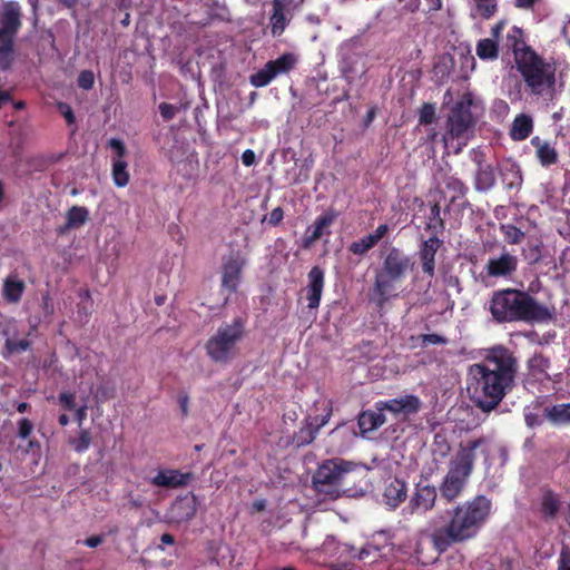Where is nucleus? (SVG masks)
Returning <instances> with one entry per match:
<instances>
[{
	"instance_id": "nucleus-61",
	"label": "nucleus",
	"mask_w": 570,
	"mask_h": 570,
	"mask_svg": "<svg viewBox=\"0 0 570 570\" xmlns=\"http://www.w3.org/2000/svg\"><path fill=\"white\" fill-rule=\"evenodd\" d=\"M242 161L247 167L254 165L256 161L255 153L252 149H246L242 154Z\"/></svg>"
},
{
	"instance_id": "nucleus-62",
	"label": "nucleus",
	"mask_w": 570,
	"mask_h": 570,
	"mask_svg": "<svg viewBox=\"0 0 570 570\" xmlns=\"http://www.w3.org/2000/svg\"><path fill=\"white\" fill-rule=\"evenodd\" d=\"M41 449L40 442L36 439H29L27 448L23 450V453H39Z\"/></svg>"
},
{
	"instance_id": "nucleus-7",
	"label": "nucleus",
	"mask_w": 570,
	"mask_h": 570,
	"mask_svg": "<svg viewBox=\"0 0 570 570\" xmlns=\"http://www.w3.org/2000/svg\"><path fill=\"white\" fill-rule=\"evenodd\" d=\"M525 90L538 97L550 96L556 85V67L547 62L538 53L531 55L528 59L517 65Z\"/></svg>"
},
{
	"instance_id": "nucleus-27",
	"label": "nucleus",
	"mask_w": 570,
	"mask_h": 570,
	"mask_svg": "<svg viewBox=\"0 0 570 570\" xmlns=\"http://www.w3.org/2000/svg\"><path fill=\"white\" fill-rule=\"evenodd\" d=\"M386 419L384 413L379 410H365L357 416V424L362 435L372 432L385 423Z\"/></svg>"
},
{
	"instance_id": "nucleus-1",
	"label": "nucleus",
	"mask_w": 570,
	"mask_h": 570,
	"mask_svg": "<svg viewBox=\"0 0 570 570\" xmlns=\"http://www.w3.org/2000/svg\"><path fill=\"white\" fill-rule=\"evenodd\" d=\"M518 358L503 345L485 351L483 361L471 365L474 385V404L484 413L495 410L507 394L515 387Z\"/></svg>"
},
{
	"instance_id": "nucleus-13",
	"label": "nucleus",
	"mask_w": 570,
	"mask_h": 570,
	"mask_svg": "<svg viewBox=\"0 0 570 570\" xmlns=\"http://www.w3.org/2000/svg\"><path fill=\"white\" fill-rule=\"evenodd\" d=\"M438 498L436 488L432 484L417 482L409 500L407 509L411 514L423 515L435 507Z\"/></svg>"
},
{
	"instance_id": "nucleus-39",
	"label": "nucleus",
	"mask_w": 570,
	"mask_h": 570,
	"mask_svg": "<svg viewBox=\"0 0 570 570\" xmlns=\"http://www.w3.org/2000/svg\"><path fill=\"white\" fill-rule=\"evenodd\" d=\"M31 341L27 338L13 340L12 336L7 338L4 342V346L1 351V355L3 358H9L13 354H18L21 352H26L31 347Z\"/></svg>"
},
{
	"instance_id": "nucleus-58",
	"label": "nucleus",
	"mask_w": 570,
	"mask_h": 570,
	"mask_svg": "<svg viewBox=\"0 0 570 570\" xmlns=\"http://www.w3.org/2000/svg\"><path fill=\"white\" fill-rule=\"evenodd\" d=\"M558 570H570V550H562L559 557Z\"/></svg>"
},
{
	"instance_id": "nucleus-5",
	"label": "nucleus",
	"mask_w": 570,
	"mask_h": 570,
	"mask_svg": "<svg viewBox=\"0 0 570 570\" xmlns=\"http://www.w3.org/2000/svg\"><path fill=\"white\" fill-rule=\"evenodd\" d=\"M414 263L411 256L397 247H391L383 258L381 267L375 272L368 299L381 311L392 299L399 296L397 285L401 284Z\"/></svg>"
},
{
	"instance_id": "nucleus-52",
	"label": "nucleus",
	"mask_w": 570,
	"mask_h": 570,
	"mask_svg": "<svg viewBox=\"0 0 570 570\" xmlns=\"http://www.w3.org/2000/svg\"><path fill=\"white\" fill-rule=\"evenodd\" d=\"M435 445H436V449H435V452L441 456V458H445L449 455L450 451H451V445L450 443L446 441L445 438L441 436V435H435Z\"/></svg>"
},
{
	"instance_id": "nucleus-35",
	"label": "nucleus",
	"mask_w": 570,
	"mask_h": 570,
	"mask_svg": "<svg viewBox=\"0 0 570 570\" xmlns=\"http://www.w3.org/2000/svg\"><path fill=\"white\" fill-rule=\"evenodd\" d=\"M546 416L557 424L570 423V403L557 404L546 409Z\"/></svg>"
},
{
	"instance_id": "nucleus-29",
	"label": "nucleus",
	"mask_w": 570,
	"mask_h": 570,
	"mask_svg": "<svg viewBox=\"0 0 570 570\" xmlns=\"http://www.w3.org/2000/svg\"><path fill=\"white\" fill-rule=\"evenodd\" d=\"M171 511L179 522L191 520L197 511L196 497L191 494L190 498H181L176 500L171 507Z\"/></svg>"
},
{
	"instance_id": "nucleus-21",
	"label": "nucleus",
	"mask_w": 570,
	"mask_h": 570,
	"mask_svg": "<svg viewBox=\"0 0 570 570\" xmlns=\"http://www.w3.org/2000/svg\"><path fill=\"white\" fill-rule=\"evenodd\" d=\"M22 27V10L18 1H6L0 17V29L18 35Z\"/></svg>"
},
{
	"instance_id": "nucleus-30",
	"label": "nucleus",
	"mask_w": 570,
	"mask_h": 570,
	"mask_svg": "<svg viewBox=\"0 0 570 570\" xmlns=\"http://www.w3.org/2000/svg\"><path fill=\"white\" fill-rule=\"evenodd\" d=\"M89 219V210L83 206L75 205L70 207L66 214V225L58 229L59 234H63L67 229L79 228Z\"/></svg>"
},
{
	"instance_id": "nucleus-48",
	"label": "nucleus",
	"mask_w": 570,
	"mask_h": 570,
	"mask_svg": "<svg viewBox=\"0 0 570 570\" xmlns=\"http://www.w3.org/2000/svg\"><path fill=\"white\" fill-rule=\"evenodd\" d=\"M421 341V347L425 348L430 345H445L448 344V338L440 334H422L419 336Z\"/></svg>"
},
{
	"instance_id": "nucleus-40",
	"label": "nucleus",
	"mask_w": 570,
	"mask_h": 570,
	"mask_svg": "<svg viewBox=\"0 0 570 570\" xmlns=\"http://www.w3.org/2000/svg\"><path fill=\"white\" fill-rule=\"evenodd\" d=\"M426 230H431L436 235L438 233H442L445 228V223L441 217V207L438 203H434L428 215Z\"/></svg>"
},
{
	"instance_id": "nucleus-63",
	"label": "nucleus",
	"mask_w": 570,
	"mask_h": 570,
	"mask_svg": "<svg viewBox=\"0 0 570 570\" xmlns=\"http://www.w3.org/2000/svg\"><path fill=\"white\" fill-rule=\"evenodd\" d=\"M504 27H505V22L504 21L497 22L491 28V38L490 39H494L495 41H498Z\"/></svg>"
},
{
	"instance_id": "nucleus-26",
	"label": "nucleus",
	"mask_w": 570,
	"mask_h": 570,
	"mask_svg": "<svg viewBox=\"0 0 570 570\" xmlns=\"http://www.w3.org/2000/svg\"><path fill=\"white\" fill-rule=\"evenodd\" d=\"M17 35L0 29V69L8 70L14 61V41Z\"/></svg>"
},
{
	"instance_id": "nucleus-32",
	"label": "nucleus",
	"mask_w": 570,
	"mask_h": 570,
	"mask_svg": "<svg viewBox=\"0 0 570 570\" xmlns=\"http://www.w3.org/2000/svg\"><path fill=\"white\" fill-rule=\"evenodd\" d=\"M533 129L532 118L525 114L517 116L512 122L510 136L513 140L527 139Z\"/></svg>"
},
{
	"instance_id": "nucleus-24",
	"label": "nucleus",
	"mask_w": 570,
	"mask_h": 570,
	"mask_svg": "<svg viewBox=\"0 0 570 570\" xmlns=\"http://www.w3.org/2000/svg\"><path fill=\"white\" fill-rule=\"evenodd\" d=\"M478 169L474 177V187L478 191H488L495 186V169L491 164L482 159H475Z\"/></svg>"
},
{
	"instance_id": "nucleus-38",
	"label": "nucleus",
	"mask_w": 570,
	"mask_h": 570,
	"mask_svg": "<svg viewBox=\"0 0 570 570\" xmlns=\"http://www.w3.org/2000/svg\"><path fill=\"white\" fill-rule=\"evenodd\" d=\"M128 164L124 159H112L111 175L117 187H125L129 183Z\"/></svg>"
},
{
	"instance_id": "nucleus-56",
	"label": "nucleus",
	"mask_w": 570,
	"mask_h": 570,
	"mask_svg": "<svg viewBox=\"0 0 570 570\" xmlns=\"http://www.w3.org/2000/svg\"><path fill=\"white\" fill-rule=\"evenodd\" d=\"M284 218V212L282 207H276L269 213L268 223L273 226H277Z\"/></svg>"
},
{
	"instance_id": "nucleus-50",
	"label": "nucleus",
	"mask_w": 570,
	"mask_h": 570,
	"mask_svg": "<svg viewBox=\"0 0 570 570\" xmlns=\"http://www.w3.org/2000/svg\"><path fill=\"white\" fill-rule=\"evenodd\" d=\"M108 146L112 149L115 156L112 159H124L127 155V148L122 140L118 138H111L108 141Z\"/></svg>"
},
{
	"instance_id": "nucleus-57",
	"label": "nucleus",
	"mask_w": 570,
	"mask_h": 570,
	"mask_svg": "<svg viewBox=\"0 0 570 570\" xmlns=\"http://www.w3.org/2000/svg\"><path fill=\"white\" fill-rule=\"evenodd\" d=\"M177 403L180 407L181 415L186 417L189 413V396L186 393H181L177 397Z\"/></svg>"
},
{
	"instance_id": "nucleus-16",
	"label": "nucleus",
	"mask_w": 570,
	"mask_h": 570,
	"mask_svg": "<svg viewBox=\"0 0 570 570\" xmlns=\"http://www.w3.org/2000/svg\"><path fill=\"white\" fill-rule=\"evenodd\" d=\"M272 14L269 17V29L273 37H279L289 24L294 8V0H273Z\"/></svg>"
},
{
	"instance_id": "nucleus-17",
	"label": "nucleus",
	"mask_w": 570,
	"mask_h": 570,
	"mask_svg": "<svg viewBox=\"0 0 570 570\" xmlns=\"http://www.w3.org/2000/svg\"><path fill=\"white\" fill-rule=\"evenodd\" d=\"M503 46L512 51L515 66L537 52L525 42V33L522 28L512 26L507 32Z\"/></svg>"
},
{
	"instance_id": "nucleus-46",
	"label": "nucleus",
	"mask_w": 570,
	"mask_h": 570,
	"mask_svg": "<svg viewBox=\"0 0 570 570\" xmlns=\"http://www.w3.org/2000/svg\"><path fill=\"white\" fill-rule=\"evenodd\" d=\"M435 107L433 104L424 102L420 108L419 122L420 125H431L435 121Z\"/></svg>"
},
{
	"instance_id": "nucleus-28",
	"label": "nucleus",
	"mask_w": 570,
	"mask_h": 570,
	"mask_svg": "<svg viewBox=\"0 0 570 570\" xmlns=\"http://www.w3.org/2000/svg\"><path fill=\"white\" fill-rule=\"evenodd\" d=\"M499 174L503 186L508 189H518L522 185V174L520 167L514 163H504L499 168Z\"/></svg>"
},
{
	"instance_id": "nucleus-51",
	"label": "nucleus",
	"mask_w": 570,
	"mask_h": 570,
	"mask_svg": "<svg viewBox=\"0 0 570 570\" xmlns=\"http://www.w3.org/2000/svg\"><path fill=\"white\" fill-rule=\"evenodd\" d=\"M78 86L83 90H90L95 83V76L91 70H82L78 76Z\"/></svg>"
},
{
	"instance_id": "nucleus-20",
	"label": "nucleus",
	"mask_w": 570,
	"mask_h": 570,
	"mask_svg": "<svg viewBox=\"0 0 570 570\" xmlns=\"http://www.w3.org/2000/svg\"><path fill=\"white\" fill-rule=\"evenodd\" d=\"M443 245V240L436 235H432L423 240L419 247V258L421 262L422 271L430 278L435 275V255Z\"/></svg>"
},
{
	"instance_id": "nucleus-3",
	"label": "nucleus",
	"mask_w": 570,
	"mask_h": 570,
	"mask_svg": "<svg viewBox=\"0 0 570 570\" xmlns=\"http://www.w3.org/2000/svg\"><path fill=\"white\" fill-rule=\"evenodd\" d=\"M497 323H547L554 309L540 303L530 293L517 288H503L492 293L488 307Z\"/></svg>"
},
{
	"instance_id": "nucleus-8",
	"label": "nucleus",
	"mask_w": 570,
	"mask_h": 570,
	"mask_svg": "<svg viewBox=\"0 0 570 570\" xmlns=\"http://www.w3.org/2000/svg\"><path fill=\"white\" fill-rule=\"evenodd\" d=\"M472 105V96L465 94L454 104L448 116L446 131L442 139L445 147L456 140L459 144L455 153L461 150V145H465L469 134L473 131L476 124V119L471 111Z\"/></svg>"
},
{
	"instance_id": "nucleus-4",
	"label": "nucleus",
	"mask_w": 570,
	"mask_h": 570,
	"mask_svg": "<svg viewBox=\"0 0 570 570\" xmlns=\"http://www.w3.org/2000/svg\"><path fill=\"white\" fill-rule=\"evenodd\" d=\"M489 442L488 436L481 435L459 443L455 454L449 462L448 472L439 487L441 498L446 503H451L462 495L474 469L476 451H480L485 459L489 458Z\"/></svg>"
},
{
	"instance_id": "nucleus-11",
	"label": "nucleus",
	"mask_w": 570,
	"mask_h": 570,
	"mask_svg": "<svg viewBox=\"0 0 570 570\" xmlns=\"http://www.w3.org/2000/svg\"><path fill=\"white\" fill-rule=\"evenodd\" d=\"M324 414L316 415L314 417L308 416L304 420L302 426L295 432L291 439V444L295 448H302L311 444L321 428H323L332 415V402L327 401L323 403Z\"/></svg>"
},
{
	"instance_id": "nucleus-53",
	"label": "nucleus",
	"mask_w": 570,
	"mask_h": 570,
	"mask_svg": "<svg viewBox=\"0 0 570 570\" xmlns=\"http://www.w3.org/2000/svg\"><path fill=\"white\" fill-rule=\"evenodd\" d=\"M177 111H178L177 107H175L171 104L161 102L159 105V112L165 121L171 120L176 116Z\"/></svg>"
},
{
	"instance_id": "nucleus-23",
	"label": "nucleus",
	"mask_w": 570,
	"mask_h": 570,
	"mask_svg": "<svg viewBox=\"0 0 570 570\" xmlns=\"http://www.w3.org/2000/svg\"><path fill=\"white\" fill-rule=\"evenodd\" d=\"M336 213L330 212L324 215L318 216L314 224L306 229V235L304 237V247L308 248L316 240H318L324 234H330L327 232L328 227L334 223L336 218Z\"/></svg>"
},
{
	"instance_id": "nucleus-9",
	"label": "nucleus",
	"mask_w": 570,
	"mask_h": 570,
	"mask_svg": "<svg viewBox=\"0 0 570 570\" xmlns=\"http://www.w3.org/2000/svg\"><path fill=\"white\" fill-rule=\"evenodd\" d=\"M351 463L343 460H327L318 466L313 475L315 488L320 492L332 494L337 492L344 474L351 470Z\"/></svg>"
},
{
	"instance_id": "nucleus-55",
	"label": "nucleus",
	"mask_w": 570,
	"mask_h": 570,
	"mask_svg": "<svg viewBox=\"0 0 570 570\" xmlns=\"http://www.w3.org/2000/svg\"><path fill=\"white\" fill-rule=\"evenodd\" d=\"M59 401L61 403V405L71 411L76 407V397H75V394L72 393H69V392H62L59 394Z\"/></svg>"
},
{
	"instance_id": "nucleus-18",
	"label": "nucleus",
	"mask_w": 570,
	"mask_h": 570,
	"mask_svg": "<svg viewBox=\"0 0 570 570\" xmlns=\"http://www.w3.org/2000/svg\"><path fill=\"white\" fill-rule=\"evenodd\" d=\"M375 409L379 411H389L395 415L404 414L412 415L420 411L421 400L413 394L403 397L391 399L386 401H379L375 403Z\"/></svg>"
},
{
	"instance_id": "nucleus-47",
	"label": "nucleus",
	"mask_w": 570,
	"mask_h": 570,
	"mask_svg": "<svg viewBox=\"0 0 570 570\" xmlns=\"http://www.w3.org/2000/svg\"><path fill=\"white\" fill-rule=\"evenodd\" d=\"M17 323L12 317H2L0 320V334L7 338L17 334Z\"/></svg>"
},
{
	"instance_id": "nucleus-33",
	"label": "nucleus",
	"mask_w": 570,
	"mask_h": 570,
	"mask_svg": "<svg viewBox=\"0 0 570 570\" xmlns=\"http://www.w3.org/2000/svg\"><path fill=\"white\" fill-rule=\"evenodd\" d=\"M24 289L26 284L23 281L9 276L3 282L2 296L8 303H18L20 302Z\"/></svg>"
},
{
	"instance_id": "nucleus-10",
	"label": "nucleus",
	"mask_w": 570,
	"mask_h": 570,
	"mask_svg": "<svg viewBox=\"0 0 570 570\" xmlns=\"http://www.w3.org/2000/svg\"><path fill=\"white\" fill-rule=\"evenodd\" d=\"M297 59L294 53L286 52L275 60H269L257 72L253 73L249 78L250 85L256 88L267 86L273 79L279 75H286L294 69Z\"/></svg>"
},
{
	"instance_id": "nucleus-12",
	"label": "nucleus",
	"mask_w": 570,
	"mask_h": 570,
	"mask_svg": "<svg viewBox=\"0 0 570 570\" xmlns=\"http://www.w3.org/2000/svg\"><path fill=\"white\" fill-rule=\"evenodd\" d=\"M245 264L246 259L239 253H233L224 258L222 265V287L229 294L237 292Z\"/></svg>"
},
{
	"instance_id": "nucleus-44",
	"label": "nucleus",
	"mask_w": 570,
	"mask_h": 570,
	"mask_svg": "<svg viewBox=\"0 0 570 570\" xmlns=\"http://www.w3.org/2000/svg\"><path fill=\"white\" fill-rule=\"evenodd\" d=\"M478 13L485 19L492 17L497 9V0H474Z\"/></svg>"
},
{
	"instance_id": "nucleus-45",
	"label": "nucleus",
	"mask_w": 570,
	"mask_h": 570,
	"mask_svg": "<svg viewBox=\"0 0 570 570\" xmlns=\"http://www.w3.org/2000/svg\"><path fill=\"white\" fill-rule=\"evenodd\" d=\"M91 443V434L88 430L83 429L79 432V436L76 440H72L70 444L73 450L78 453L86 452Z\"/></svg>"
},
{
	"instance_id": "nucleus-31",
	"label": "nucleus",
	"mask_w": 570,
	"mask_h": 570,
	"mask_svg": "<svg viewBox=\"0 0 570 570\" xmlns=\"http://www.w3.org/2000/svg\"><path fill=\"white\" fill-rule=\"evenodd\" d=\"M531 144L537 148V157L544 167L554 165L558 161V153L548 141H541L539 137H534Z\"/></svg>"
},
{
	"instance_id": "nucleus-49",
	"label": "nucleus",
	"mask_w": 570,
	"mask_h": 570,
	"mask_svg": "<svg viewBox=\"0 0 570 570\" xmlns=\"http://www.w3.org/2000/svg\"><path fill=\"white\" fill-rule=\"evenodd\" d=\"M17 435L22 440L29 439L33 431V423L28 417H22L17 423Z\"/></svg>"
},
{
	"instance_id": "nucleus-25",
	"label": "nucleus",
	"mask_w": 570,
	"mask_h": 570,
	"mask_svg": "<svg viewBox=\"0 0 570 570\" xmlns=\"http://www.w3.org/2000/svg\"><path fill=\"white\" fill-rule=\"evenodd\" d=\"M406 497L407 485L405 481L394 478L385 485L383 498L389 507L393 509L397 508L405 501Z\"/></svg>"
},
{
	"instance_id": "nucleus-22",
	"label": "nucleus",
	"mask_w": 570,
	"mask_h": 570,
	"mask_svg": "<svg viewBox=\"0 0 570 570\" xmlns=\"http://www.w3.org/2000/svg\"><path fill=\"white\" fill-rule=\"evenodd\" d=\"M190 476V473H183L179 470L164 469L150 478L149 482L158 488L178 489L187 485Z\"/></svg>"
},
{
	"instance_id": "nucleus-34",
	"label": "nucleus",
	"mask_w": 570,
	"mask_h": 570,
	"mask_svg": "<svg viewBox=\"0 0 570 570\" xmlns=\"http://www.w3.org/2000/svg\"><path fill=\"white\" fill-rule=\"evenodd\" d=\"M475 52L481 60L493 61L499 57V42L490 38L480 39Z\"/></svg>"
},
{
	"instance_id": "nucleus-42",
	"label": "nucleus",
	"mask_w": 570,
	"mask_h": 570,
	"mask_svg": "<svg viewBox=\"0 0 570 570\" xmlns=\"http://www.w3.org/2000/svg\"><path fill=\"white\" fill-rule=\"evenodd\" d=\"M541 249H542L541 242H539V240L529 242L527 244V247L523 248V252H522L524 259L530 265L539 263L542 257Z\"/></svg>"
},
{
	"instance_id": "nucleus-60",
	"label": "nucleus",
	"mask_w": 570,
	"mask_h": 570,
	"mask_svg": "<svg viewBox=\"0 0 570 570\" xmlns=\"http://www.w3.org/2000/svg\"><path fill=\"white\" fill-rule=\"evenodd\" d=\"M540 0H514V6L522 10H532Z\"/></svg>"
},
{
	"instance_id": "nucleus-14",
	"label": "nucleus",
	"mask_w": 570,
	"mask_h": 570,
	"mask_svg": "<svg viewBox=\"0 0 570 570\" xmlns=\"http://www.w3.org/2000/svg\"><path fill=\"white\" fill-rule=\"evenodd\" d=\"M518 265V257L503 248L499 256L488 259L484 271L489 277L507 278L517 272Z\"/></svg>"
},
{
	"instance_id": "nucleus-59",
	"label": "nucleus",
	"mask_w": 570,
	"mask_h": 570,
	"mask_svg": "<svg viewBox=\"0 0 570 570\" xmlns=\"http://www.w3.org/2000/svg\"><path fill=\"white\" fill-rule=\"evenodd\" d=\"M390 228L386 224H381L377 226V228L374 230V233L368 234L372 238H374L375 243L377 244L387 233Z\"/></svg>"
},
{
	"instance_id": "nucleus-54",
	"label": "nucleus",
	"mask_w": 570,
	"mask_h": 570,
	"mask_svg": "<svg viewBox=\"0 0 570 570\" xmlns=\"http://www.w3.org/2000/svg\"><path fill=\"white\" fill-rule=\"evenodd\" d=\"M58 110L63 116L68 125H73L76 122L73 110L68 104L59 102Z\"/></svg>"
},
{
	"instance_id": "nucleus-36",
	"label": "nucleus",
	"mask_w": 570,
	"mask_h": 570,
	"mask_svg": "<svg viewBox=\"0 0 570 570\" xmlns=\"http://www.w3.org/2000/svg\"><path fill=\"white\" fill-rule=\"evenodd\" d=\"M443 184L446 190L452 193L450 203H454L456 199L464 198L469 190L468 186L455 176H445Z\"/></svg>"
},
{
	"instance_id": "nucleus-64",
	"label": "nucleus",
	"mask_w": 570,
	"mask_h": 570,
	"mask_svg": "<svg viewBox=\"0 0 570 570\" xmlns=\"http://www.w3.org/2000/svg\"><path fill=\"white\" fill-rule=\"evenodd\" d=\"M525 423L529 428H534L541 424V420L538 414L529 413L524 417Z\"/></svg>"
},
{
	"instance_id": "nucleus-6",
	"label": "nucleus",
	"mask_w": 570,
	"mask_h": 570,
	"mask_svg": "<svg viewBox=\"0 0 570 570\" xmlns=\"http://www.w3.org/2000/svg\"><path fill=\"white\" fill-rule=\"evenodd\" d=\"M246 321L237 316L230 323L222 324L205 343L207 356L217 364H227L236 355L237 344L245 336Z\"/></svg>"
},
{
	"instance_id": "nucleus-41",
	"label": "nucleus",
	"mask_w": 570,
	"mask_h": 570,
	"mask_svg": "<svg viewBox=\"0 0 570 570\" xmlns=\"http://www.w3.org/2000/svg\"><path fill=\"white\" fill-rule=\"evenodd\" d=\"M499 229L502 233L504 240L510 245H518L525 237V234L512 224H501Z\"/></svg>"
},
{
	"instance_id": "nucleus-43",
	"label": "nucleus",
	"mask_w": 570,
	"mask_h": 570,
	"mask_svg": "<svg viewBox=\"0 0 570 570\" xmlns=\"http://www.w3.org/2000/svg\"><path fill=\"white\" fill-rule=\"evenodd\" d=\"M375 245L376 243L374 238H372L370 235H366L361 239L353 242L350 245L348 250L354 255L363 256Z\"/></svg>"
},
{
	"instance_id": "nucleus-2",
	"label": "nucleus",
	"mask_w": 570,
	"mask_h": 570,
	"mask_svg": "<svg viewBox=\"0 0 570 570\" xmlns=\"http://www.w3.org/2000/svg\"><path fill=\"white\" fill-rule=\"evenodd\" d=\"M492 502L485 495L474 498L453 508L449 522L431 533V543L440 554L452 546L478 535L491 514Z\"/></svg>"
},
{
	"instance_id": "nucleus-19",
	"label": "nucleus",
	"mask_w": 570,
	"mask_h": 570,
	"mask_svg": "<svg viewBox=\"0 0 570 570\" xmlns=\"http://www.w3.org/2000/svg\"><path fill=\"white\" fill-rule=\"evenodd\" d=\"M307 286L304 288L307 307L309 309H317L325 284V274L323 268L318 265L313 266L307 274Z\"/></svg>"
},
{
	"instance_id": "nucleus-15",
	"label": "nucleus",
	"mask_w": 570,
	"mask_h": 570,
	"mask_svg": "<svg viewBox=\"0 0 570 570\" xmlns=\"http://www.w3.org/2000/svg\"><path fill=\"white\" fill-rule=\"evenodd\" d=\"M562 497L560 493L552 489L546 488L541 490V494L538 499L535 512L540 519L550 523L557 520L562 509Z\"/></svg>"
},
{
	"instance_id": "nucleus-37",
	"label": "nucleus",
	"mask_w": 570,
	"mask_h": 570,
	"mask_svg": "<svg viewBox=\"0 0 570 570\" xmlns=\"http://www.w3.org/2000/svg\"><path fill=\"white\" fill-rule=\"evenodd\" d=\"M550 367V360L546 357L542 353H535L528 361V368L532 376H544L549 377L547 371Z\"/></svg>"
}]
</instances>
